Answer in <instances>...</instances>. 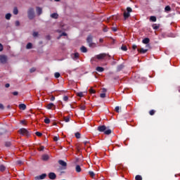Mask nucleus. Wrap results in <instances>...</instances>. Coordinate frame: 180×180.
I'll return each mask as SVG.
<instances>
[{
  "mask_svg": "<svg viewBox=\"0 0 180 180\" xmlns=\"http://www.w3.org/2000/svg\"><path fill=\"white\" fill-rule=\"evenodd\" d=\"M97 130L101 133L104 132V134H106L108 136H109V134H112V129H106V126L105 125L98 126Z\"/></svg>",
  "mask_w": 180,
  "mask_h": 180,
  "instance_id": "1",
  "label": "nucleus"
},
{
  "mask_svg": "<svg viewBox=\"0 0 180 180\" xmlns=\"http://www.w3.org/2000/svg\"><path fill=\"white\" fill-rule=\"evenodd\" d=\"M27 16H28V19H30V20H33V19H34L36 14L34 13V8H30L27 11Z\"/></svg>",
  "mask_w": 180,
  "mask_h": 180,
  "instance_id": "2",
  "label": "nucleus"
},
{
  "mask_svg": "<svg viewBox=\"0 0 180 180\" xmlns=\"http://www.w3.org/2000/svg\"><path fill=\"white\" fill-rule=\"evenodd\" d=\"M18 133L20 134H22V136H26L27 137H29L32 134L31 131H29L27 129L25 128H21L18 130Z\"/></svg>",
  "mask_w": 180,
  "mask_h": 180,
  "instance_id": "3",
  "label": "nucleus"
},
{
  "mask_svg": "<svg viewBox=\"0 0 180 180\" xmlns=\"http://www.w3.org/2000/svg\"><path fill=\"white\" fill-rule=\"evenodd\" d=\"M93 40H94V37H92V35H89L87 37L86 42L88 43L89 47H92V46H94V44L92 42Z\"/></svg>",
  "mask_w": 180,
  "mask_h": 180,
  "instance_id": "4",
  "label": "nucleus"
},
{
  "mask_svg": "<svg viewBox=\"0 0 180 180\" xmlns=\"http://www.w3.org/2000/svg\"><path fill=\"white\" fill-rule=\"evenodd\" d=\"M8 61V56L5 55H0V63L1 64H6Z\"/></svg>",
  "mask_w": 180,
  "mask_h": 180,
  "instance_id": "5",
  "label": "nucleus"
},
{
  "mask_svg": "<svg viewBox=\"0 0 180 180\" xmlns=\"http://www.w3.org/2000/svg\"><path fill=\"white\" fill-rule=\"evenodd\" d=\"M58 164L62 167V169H67V163L64 160H59Z\"/></svg>",
  "mask_w": 180,
  "mask_h": 180,
  "instance_id": "6",
  "label": "nucleus"
},
{
  "mask_svg": "<svg viewBox=\"0 0 180 180\" xmlns=\"http://www.w3.org/2000/svg\"><path fill=\"white\" fill-rule=\"evenodd\" d=\"M106 56H108L106 53H100L97 56H96V58H97V60H103V58H105V57H106Z\"/></svg>",
  "mask_w": 180,
  "mask_h": 180,
  "instance_id": "7",
  "label": "nucleus"
},
{
  "mask_svg": "<svg viewBox=\"0 0 180 180\" xmlns=\"http://www.w3.org/2000/svg\"><path fill=\"white\" fill-rule=\"evenodd\" d=\"M47 176V174L46 173L41 174L40 176H35V180H40V179H44Z\"/></svg>",
  "mask_w": 180,
  "mask_h": 180,
  "instance_id": "8",
  "label": "nucleus"
},
{
  "mask_svg": "<svg viewBox=\"0 0 180 180\" xmlns=\"http://www.w3.org/2000/svg\"><path fill=\"white\" fill-rule=\"evenodd\" d=\"M48 176H49V179H53V180H54V179H56V178H57V175H56V173H54V172H50V173L48 174Z\"/></svg>",
  "mask_w": 180,
  "mask_h": 180,
  "instance_id": "9",
  "label": "nucleus"
},
{
  "mask_svg": "<svg viewBox=\"0 0 180 180\" xmlns=\"http://www.w3.org/2000/svg\"><path fill=\"white\" fill-rule=\"evenodd\" d=\"M36 12H37L38 16H40V15H41L43 13V9L40 7H37Z\"/></svg>",
  "mask_w": 180,
  "mask_h": 180,
  "instance_id": "10",
  "label": "nucleus"
},
{
  "mask_svg": "<svg viewBox=\"0 0 180 180\" xmlns=\"http://www.w3.org/2000/svg\"><path fill=\"white\" fill-rule=\"evenodd\" d=\"M123 68H124V64H121L117 66V72H120V71H122V70H123Z\"/></svg>",
  "mask_w": 180,
  "mask_h": 180,
  "instance_id": "11",
  "label": "nucleus"
},
{
  "mask_svg": "<svg viewBox=\"0 0 180 180\" xmlns=\"http://www.w3.org/2000/svg\"><path fill=\"white\" fill-rule=\"evenodd\" d=\"M137 51H139V53H141V54H146V53H147V51H148V49H144L143 48L138 49Z\"/></svg>",
  "mask_w": 180,
  "mask_h": 180,
  "instance_id": "12",
  "label": "nucleus"
},
{
  "mask_svg": "<svg viewBox=\"0 0 180 180\" xmlns=\"http://www.w3.org/2000/svg\"><path fill=\"white\" fill-rule=\"evenodd\" d=\"M130 18V13H128L127 11L124 12V19L126 20L127 19H129Z\"/></svg>",
  "mask_w": 180,
  "mask_h": 180,
  "instance_id": "13",
  "label": "nucleus"
},
{
  "mask_svg": "<svg viewBox=\"0 0 180 180\" xmlns=\"http://www.w3.org/2000/svg\"><path fill=\"white\" fill-rule=\"evenodd\" d=\"M51 18H52V19H58V14L57 13H53L51 14Z\"/></svg>",
  "mask_w": 180,
  "mask_h": 180,
  "instance_id": "14",
  "label": "nucleus"
},
{
  "mask_svg": "<svg viewBox=\"0 0 180 180\" xmlns=\"http://www.w3.org/2000/svg\"><path fill=\"white\" fill-rule=\"evenodd\" d=\"M75 171L76 172H81V171H82V169H81V166H79V165H77L75 167Z\"/></svg>",
  "mask_w": 180,
  "mask_h": 180,
  "instance_id": "15",
  "label": "nucleus"
},
{
  "mask_svg": "<svg viewBox=\"0 0 180 180\" xmlns=\"http://www.w3.org/2000/svg\"><path fill=\"white\" fill-rule=\"evenodd\" d=\"M96 70L98 71V72H103V71H105V69L102 67H97L96 68Z\"/></svg>",
  "mask_w": 180,
  "mask_h": 180,
  "instance_id": "16",
  "label": "nucleus"
},
{
  "mask_svg": "<svg viewBox=\"0 0 180 180\" xmlns=\"http://www.w3.org/2000/svg\"><path fill=\"white\" fill-rule=\"evenodd\" d=\"M142 43L143 44H148L150 43V39L149 38H145L143 39Z\"/></svg>",
  "mask_w": 180,
  "mask_h": 180,
  "instance_id": "17",
  "label": "nucleus"
},
{
  "mask_svg": "<svg viewBox=\"0 0 180 180\" xmlns=\"http://www.w3.org/2000/svg\"><path fill=\"white\" fill-rule=\"evenodd\" d=\"M19 108L21 110H26V105L25 104H20L19 105Z\"/></svg>",
  "mask_w": 180,
  "mask_h": 180,
  "instance_id": "18",
  "label": "nucleus"
},
{
  "mask_svg": "<svg viewBox=\"0 0 180 180\" xmlns=\"http://www.w3.org/2000/svg\"><path fill=\"white\" fill-rule=\"evenodd\" d=\"M32 47H33V44L30 42H29L26 46L27 50H30V49H32Z\"/></svg>",
  "mask_w": 180,
  "mask_h": 180,
  "instance_id": "19",
  "label": "nucleus"
},
{
  "mask_svg": "<svg viewBox=\"0 0 180 180\" xmlns=\"http://www.w3.org/2000/svg\"><path fill=\"white\" fill-rule=\"evenodd\" d=\"M152 27L154 30H157L158 29H160V25H157V24H153L152 25Z\"/></svg>",
  "mask_w": 180,
  "mask_h": 180,
  "instance_id": "20",
  "label": "nucleus"
},
{
  "mask_svg": "<svg viewBox=\"0 0 180 180\" xmlns=\"http://www.w3.org/2000/svg\"><path fill=\"white\" fill-rule=\"evenodd\" d=\"M47 109H51L53 108H54V103H50L47 105L46 106Z\"/></svg>",
  "mask_w": 180,
  "mask_h": 180,
  "instance_id": "21",
  "label": "nucleus"
},
{
  "mask_svg": "<svg viewBox=\"0 0 180 180\" xmlns=\"http://www.w3.org/2000/svg\"><path fill=\"white\" fill-rule=\"evenodd\" d=\"M11 18H12V14H11V13H7V14H6V19L7 20H11Z\"/></svg>",
  "mask_w": 180,
  "mask_h": 180,
  "instance_id": "22",
  "label": "nucleus"
},
{
  "mask_svg": "<svg viewBox=\"0 0 180 180\" xmlns=\"http://www.w3.org/2000/svg\"><path fill=\"white\" fill-rule=\"evenodd\" d=\"M43 161H47L49 160V155H42Z\"/></svg>",
  "mask_w": 180,
  "mask_h": 180,
  "instance_id": "23",
  "label": "nucleus"
},
{
  "mask_svg": "<svg viewBox=\"0 0 180 180\" xmlns=\"http://www.w3.org/2000/svg\"><path fill=\"white\" fill-rule=\"evenodd\" d=\"M82 53H86V51H88V50L86 49V47L85 46H82L80 49Z\"/></svg>",
  "mask_w": 180,
  "mask_h": 180,
  "instance_id": "24",
  "label": "nucleus"
},
{
  "mask_svg": "<svg viewBox=\"0 0 180 180\" xmlns=\"http://www.w3.org/2000/svg\"><path fill=\"white\" fill-rule=\"evenodd\" d=\"M150 20H151V22H157V17L152 15L150 17Z\"/></svg>",
  "mask_w": 180,
  "mask_h": 180,
  "instance_id": "25",
  "label": "nucleus"
},
{
  "mask_svg": "<svg viewBox=\"0 0 180 180\" xmlns=\"http://www.w3.org/2000/svg\"><path fill=\"white\" fill-rule=\"evenodd\" d=\"M14 15H18V13H19V11L18 10V7H15L13 8V11Z\"/></svg>",
  "mask_w": 180,
  "mask_h": 180,
  "instance_id": "26",
  "label": "nucleus"
},
{
  "mask_svg": "<svg viewBox=\"0 0 180 180\" xmlns=\"http://www.w3.org/2000/svg\"><path fill=\"white\" fill-rule=\"evenodd\" d=\"M6 169V167H5V166H4V165H0V171L1 172H4V171H5Z\"/></svg>",
  "mask_w": 180,
  "mask_h": 180,
  "instance_id": "27",
  "label": "nucleus"
},
{
  "mask_svg": "<svg viewBox=\"0 0 180 180\" xmlns=\"http://www.w3.org/2000/svg\"><path fill=\"white\" fill-rule=\"evenodd\" d=\"M121 50H122V51H127V46L126 45H122L121 46Z\"/></svg>",
  "mask_w": 180,
  "mask_h": 180,
  "instance_id": "28",
  "label": "nucleus"
},
{
  "mask_svg": "<svg viewBox=\"0 0 180 180\" xmlns=\"http://www.w3.org/2000/svg\"><path fill=\"white\" fill-rule=\"evenodd\" d=\"M77 96H79V98L84 97V92H78L76 94Z\"/></svg>",
  "mask_w": 180,
  "mask_h": 180,
  "instance_id": "29",
  "label": "nucleus"
},
{
  "mask_svg": "<svg viewBox=\"0 0 180 180\" xmlns=\"http://www.w3.org/2000/svg\"><path fill=\"white\" fill-rule=\"evenodd\" d=\"M149 115L150 116H154V115H155V110H151L149 111Z\"/></svg>",
  "mask_w": 180,
  "mask_h": 180,
  "instance_id": "30",
  "label": "nucleus"
},
{
  "mask_svg": "<svg viewBox=\"0 0 180 180\" xmlns=\"http://www.w3.org/2000/svg\"><path fill=\"white\" fill-rule=\"evenodd\" d=\"M165 12H170V11H171V6H167L165 8Z\"/></svg>",
  "mask_w": 180,
  "mask_h": 180,
  "instance_id": "31",
  "label": "nucleus"
},
{
  "mask_svg": "<svg viewBox=\"0 0 180 180\" xmlns=\"http://www.w3.org/2000/svg\"><path fill=\"white\" fill-rule=\"evenodd\" d=\"M75 136L76 139H81V134L79 132H76L75 134Z\"/></svg>",
  "mask_w": 180,
  "mask_h": 180,
  "instance_id": "32",
  "label": "nucleus"
},
{
  "mask_svg": "<svg viewBox=\"0 0 180 180\" xmlns=\"http://www.w3.org/2000/svg\"><path fill=\"white\" fill-rule=\"evenodd\" d=\"M135 179H136V180H143V177H141V175H136V176H135Z\"/></svg>",
  "mask_w": 180,
  "mask_h": 180,
  "instance_id": "33",
  "label": "nucleus"
},
{
  "mask_svg": "<svg viewBox=\"0 0 180 180\" xmlns=\"http://www.w3.org/2000/svg\"><path fill=\"white\" fill-rule=\"evenodd\" d=\"M90 94H96V91L94 89V88L91 87L89 90Z\"/></svg>",
  "mask_w": 180,
  "mask_h": 180,
  "instance_id": "34",
  "label": "nucleus"
},
{
  "mask_svg": "<svg viewBox=\"0 0 180 180\" xmlns=\"http://www.w3.org/2000/svg\"><path fill=\"white\" fill-rule=\"evenodd\" d=\"M89 174L90 175V176H91V178H94V176H95V173L92 171H89Z\"/></svg>",
  "mask_w": 180,
  "mask_h": 180,
  "instance_id": "35",
  "label": "nucleus"
},
{
  "mask_svg": "<svg viewBox=\"0 0 180 180\" xmlns=\"http://www.w3.org/2000/svg\"><path fill=\"white\" fill-rule=\"evenodd\" d=\"M54 77L55 78H60V72H55Z\"/></svg>",
  "mask_w": 180,
  "mask_h": 180,
  "instance_id": "36",
  "label": "nucleus"
},
{
  "mask_svg": "<svg viewBox=\"0 0 180 180\" xmlns=\"http://www.w3.org/2000/svg\"><path fill=\"white\" fill-rule=\"evenodd\" d=\"M44 123H46V124H49L50 123V119L46 117L44 119Z\"/></svg>",
  "mask_w": 180,
  "mask_h": 180,
  "instance_id": "37",
  "label": "nucleus"
},
{
  "mask_svg": "<svg viewBox=\"0 0 180 180\" xmlns=\"http://www.w3.org/2000/svg\"><path fill=\"white\" fill-rule=\"evenodd\" d=\"M80 110H85L86 109V107L84 105H82L79 106Z\"/></svg>",
  "mask_w": 180,
  "mask_h": 180,
  "instance_id": "38",
  "label": "nucleus"
},
{
  "mask_svg": "<svg viewBox=\"0 0 180 180\" xmlns=\"http://www.w3.org/2000/svg\"><path fill=\"white\" fill-rule=\"evenodd\" d=\"M15 164H16L17 165H22V164H23V162H22V160H17V161L15 162Z\"/></svg>",
  "mask_w": 180,
  "mask_h": 180,
  "instance_id": "39",
  "label": "nucleus"
},
{
  "mask_svg": "<svg viewBox=\"0 0 180 180\" xmlns=\"http://www.w3.org/2000/svg\"><path fill=\"white\" fill-rule=\"evenodd\" d=\"M115 110V112H117V113L120 112V107L116 106Z\"/></svg>",
  "mask_w": 180,
  "mask_h": 180,
  "instance_id": "40",
  "label": "nucleus"
},
{
  "mask_svg": "<svg viewBox=\"0 0 180 180\" xmlns=\"http://www.w3.org/2000/svg\"><path fill=\"white\" fill-rule=\"evenodd\" d=\"M36 136H37L38 137H41V136H43V134H41V132H39V131H37L35 133Z\"/></svg>",
  "mask_w": 180,
  "mask_h": 180,
  "instance_id": "41",
  "label": "nucleus"
},
{
  "mask_svg": "<svg viewBox=\"0 0 180 180\" xmlns=\"http://www.w3.org/2000/svg\"><path fill=\"white\" fill-rule=\"evenodd\" d=\"M127 12H128L129 13H131V12H133V9H131V8L130 7H127Z\"/></svg>",
  "mask_w": 180,
  "mask_h": 180,
  "instance_id": "42",
  "label": "nucleus"
},
{
  "mask_svg": "<svg viewBox=\"0 0 180 180\" xmlns=\"http://www.w3.org/2000/svg\"><path fill=\"white\" fill-rule=\"evenodd\" d=\"M64 120L66 123H68L70 122V117H65Z\"/></svg>",
  "mask_w": 180,
  "mask_h": 180,
  "instance_id": "43",
  "label": "nucleus"
},
{
  "mask_svg": "<svg viewBox=\"0 0 180 180\" xmlns=\"http://www.w3.org/2000/svg\"><path fill=\"white\" fill-rule=\"evenodd\" d=\"M32 36L33 37H37V36H39V32H34Z\"/></svg>",
  "mask_w": 180,
  "mask_h": 180,
  "instance_id": "44",
  "label": "nucleus"
},
{
  "mask_svg": "<svg viewBox=\"0 0 180 180\" xmlns=\"http://www.w3.org/2000/svg\"><path fill=\"white\" fill-rule=\"evenodd\" d=\"M11 144L12 143L11 142H6L5 146L6 147H11Z\"/></svg>",
  "mask_w": 180,
  "mask_h": 180,
  "instance_id": "45",
  "label": "nucleus"
},
{
  "mask_svg": "<svg viewBox=\"0 0 180 180\" xmlns=\"http://www.w3.org/2000/svg\"><path fill=\"white\" fill-rule=\"evenodd\" d=\"M101 98H106V94L102 93L100 94Z\"/></svg>",
  "mask_w": 180,
  "mask_h": 180,
  "instance_id": "46",
  "label": "nucleus"
},
{
  "mask_svg": "<svg viewBox=\"0 0 180 180\" xmlns=\"http://www.w3.org/2000/svg\"><path fill=\"white\" fill-rule=\"evenodd\" d=\"M36 71V69L35 68H32L30 70V72H34Z\"/></svg>",
  "mask_w": 180,
  "mask_h": 180,
  "instance_id": "47",
  "label": "nucleus"
},
{
  "mask_svg": "<svg viewBox=\"0 0 180 180\" xmlns=\"http://www.w3.org/2000/svg\"><path fill=\"white\" fill-rule=\"evenodd\" d=\"M60 139V137L59 136H54L53 137V141H58V139Z\"/></svg>",
  "mask_w": 180,
  "mask_h": 180,
  "instance_id": "48",
  "label": "nucleus"
},
{
  "mask_svg": "<svg viewBox=\"0 0 180 180\" xmlns=\"http://www.w3.org/2000/svg\"><path fill=\"white\" fill-rule=\"evenodd\" d=\"M12 94L14 95V96H18V95H19V92L18 91H13Z\"/></svg>",
  "mask_w": 180,
  "mask_h": 180,
  "instance_id": "49",
  "label": "nucleus"
},
{
  "mask_svg": "<svg viewBox=\"0 0 180 180\" xmlns=\"http://www.w3.org/2000/svg\"><path fill=\"white\" fill-rule=\"evenodd\" d=\"M0 109H1V110H4V109H5V107L4 106V104L0 103Z\"/></svg>",
  "mask_w": 180,
  "mask_h": 180,
  "instance_id": "50",
  "label": "nucleus"
},
{
  "mask_svg": "<svg viewBox=\"0 0 180 180\" xmlns=\"http://www.w3.org/2000/svg\"><path fill=\"white\" fill-rule=\"evenodd\" d=\"M63 101H64L65 102H67V101H68V97L67 96H65L63 97Z\"/></svg>",
  "mask_w": 180,
  "mask_h": 180,
  "instance_id": "51",
  "label": "nucleus"
},
{
  "mask_svg": "<svg viewBox=\"0 0 180 180\" xmlns=\"http://www.w3.org/2000/svg\"><path fill=\"white\" fill-rule=\"evenodd\" d=\"M79 57V53H75V58H78Z\"/></svg>",
  "mask_w": 180,
  "mask_h": 180,
  "instance_id": "52",
  "label": "nucleus"
},
{
  "mask_svg": "<svg viewBox=\"0 0 180 180\" xmlns=\"http://www.w3.org/2000/svg\"><path fill=\"white\" fill-rule=\"evenodd\" d=\"M39 151H44V146H40V147L39 148Z\"/></svg>",
  "mask_w": 180,
  "mask_h": 180,
  "instance_id": "53",
  "label": "nucleus"
},
{
  "mask_svg": "<svg viewBox=\"0 0 180 180\" xmlns=\"http://www.w3.org/2000/svg\"><path fill=\"white\" fill-rule=\"evenodd\" d=\"M15 26H20V22L19 20L15 21Z\"/></svg>",
  "mask_w": 180,
  "mask_h": 180,
  "instance_id": "54",
  "label": "nucleus"
},
{
  "mask_svg": "<svg viewBox=\"0 0 180 180\" xmlns=\"http://www.w3.org/2000/svg\"><path fill=\"white\" fill-rule=\"evenodd\" d=\"M56 100V97H54V96H52L50 98V101H51L52 102Z\"/></svg>",
  "mask_w": 180,
  "mask_h": 180,
  "instance_id": "55",
  "label": "nucleus"
},
{
  "mask_svg": "<svg viewBox=\"0 0 180 180\" xmlns=\"http://www.w3.org/2000/svg\"><path fill=\"white\" fill-rule=\"evenodd\" d=\"M112 32H117V28L113 27H112Z\"/></svg>",
  "mask_w": 180,
  "mask_h": 180,
  "instance_id": "56",
  "label": "nucleus"
},
{
  "mask_svg": "<svg viewBox=\"0 0 180 180\" xmlns=\"http://www.w3.org/2000/svg\"><path fill=\"white\" fill-rule=\"evenodd\" d=\"M4 50V46L0 44V51H2Z\"/></svg>",
  "mask_w": 180,
  "mask_h": 180,
  "instance_id": "57",
  "label": "nucleus"
},
{
  "mask_svg": "<svg viewBox=\"0 0 180 180\" xmlns=\"http://www.w3.org/2000/svg\"><path fill=\"white\" fill-rule=\"evenodd\" d=\"M107 91H108V90H107L106 89H105V88H103V89H102V92H103V94H105Z\"/></svg>",
  "mask_w": 180,
  "mask_h": 180,
  "instance_id": "58",
  "label": "nucleus"
},
{
  "mask_svg": "<svg viewBox=\"0 0 180 180\" xmlns=\"http://www.w3.org/2000/svg\"><path fill=\"white\" fill-rule=\"evenodd\" d=\"M9 86H11V84H9V83L5 84L6 88H9Z\"/></svg>",
  "mask_w": 180,
  "mask_h": 180,
  "instance_id": "59",
  "label": "nucleus"
},
{
  "mask_svg": "<svg viewBox=\"0 0 180 180\" xmlns=\"http://www.w3.org/2000/svg\"><path fill=\"white\" fill-rule=\"evenodd\" d=\"M132 49L133 50H136V49H137V45H133Z\"/></svg>",
  "mask_w": 180,
  "mask_h": 180,
  "instance_id": "60",
  "label": "nucleus"
},
{
  "mask_svg": "<svg viewBox=\"0 0 180 180\" xmlns=\"http://www.w3.org/2000/svg\"><path fill=\"white\" fill-rule=\"evenodd\" d=\"M60 36L63 37V36H67V33L65 32H63L62 34H60Z\"/></svg>",
  "mask_w": 180,
  "mask_h": 180,
  "instance_id": "61",
  "label": "nucleus"
},
{
  "mask_svg": "<svg viewBox=\"0 0 180 180\" xmlns=\"http://www.w3.org/2000/svg\"><path fill=\"white\" fill-rule=\"evenodd\" d=\"M89 143V141H84V146H86V144H88Z\"/></svg>",
  "mask_w": 180,
  "mask_h": 180,
  "instance_id": "62",
  "label": "nucleus"
},
{
  "mask_svg": "<svg viewBox=\"0 0 180 180\" xmlns=\"http://www.w3.org/2000/svg\"><path fill=\"white\" fill-rule=\"evenodd\" d=\"M99 41H100V43H102V42L103 41V39L101 38V39H99Z\"/></svg>",
  "mask_w": 180,
  "mask_h": 180,
  "instance_id": "63",
  "label": "nucleus"
},
{
  "mask_svg": "<svg viewBox=\"0 0 180 180\" xmlns=\"http://www.w3.org/2000/svg\"><path fill=\"white\" fill-rule=\"evenodd\" d=\"M103 32H108V28H104Z\"/></svg>",
  "mask_w": 180,
  "mask_h": 180,
  "instance_id": "64",
  "label": "nucleus"
}]
</instances>
